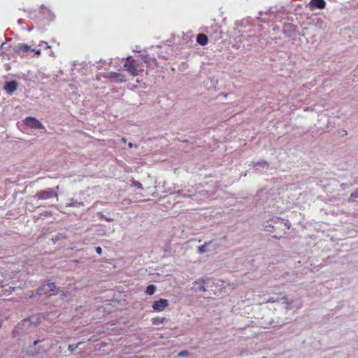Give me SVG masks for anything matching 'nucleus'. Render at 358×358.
<instances>
[{
	"instance_id": "09e8293b",
	"label": "nucleus",
	"mask_w": 358,
	"mask_h": 358,
	"mask_svg": "<svg viewBox=\"0 0 358 358\" xmlns=\"http://www.w3.org/2000/svg\"><path fill=\"white\" fill-rule=\"evenodd\" d=\"M206 32H207L208 34H210V31L207 30V31H206Z\"/></svg>"
},
{
	"instance_id": "bb28decb",
	"label": "nucleus",
	"mask_w": 358,
	"mask_h": 358,
	"mask_svg": "<svg viewBox=\"0 0 358 358\" xmlns=\"http://www.w3.org/2000/svg\"><path fill=\"white\" fill-rule=\"evenodd\" d=\"M173 194H176L177 196H182L184 198L189 197L190 196V194H189L183 193L182 190H178L177 192H175Z\"/></svg>"
},
{
	"instance_id": "de8ad7c7",
	"label": "nucleus",
	"mask_w": 358,
	"mask_h": 358,
	"mask_svg": "<svg viewBox=\"0 0 358 358\" xmlns=\"http://www.w3.org/2000/svg\"><path fill=\"white\" fill-rule=\"evenodd\" d=\"M344 132V134L346 135L347 134V131H343Z\"/></svg>"
},
{
	"instance_id": "c85d7f7f",
	"label": "nucleus",
	"mask_w": 358,
	"mask_h": 358,
	"mask_svg": "<svg viewBox=\"0 0 358 358\" xmlns=\"http://www.w3.org/2000/svg\"><path fill=\"white\" fill-rule=\"evenodd\" d=\"M355 199H358V188L350 194L349 201H353Z\"/></svg>"
},
{
	"instance_id": "9d476101",
	"label": "nucleus",
	"mask_w": 358,
	"mask_h": 358,
	"mask_svg": "<svg viewBox=\"0 0 358 358\" xmlns=\"http://www.w3.org/2000/svg\"><path fill=\"white\" fill-rule=\"evenodd\" d=\"M40 13L42 16L49 22H52L55 20V14L48 8H46L44 5L41 6Z\"/></svg>"
},
{
	"instance_id": "39448f33",
	"label": "nucleus",
	"mask_w": 358,
	"mask_h": 358,
	"mask_svg": "<svg viewBox=\"0 0 358 358\" xmlns=\"http://www.w3.org/2000/svg\"><path fill=\"white\" fill-rule=\"evenodd\" d=\"M36 197L39 200H47L55 197L57 201L58 200V195L57 192L52 188H48L47 189L38 192L36 194Z\"/></svg>"
},
{
	"instance_id": "2f4dec72",
	"label": "nucleus",
	"mask_w": 358,
	"mask_h": 358,
	"mask_svg": "<svg viewBox=\"0 0 358 358\" xmlns=\"http://www.w3.org/2000/svg\"><path fill=\"white\" fill-rule=\"evenodd\" d=\"M189 355V352L186 350H183L178 354V357H184Z\"/></svg>"
},
{
	"instance_id": "a19ab883",
	"label": "nucleus",
	"mask_w": 358,
	"mask_h": 358,
	"mask_svg": "<svg viewBox=\"0 0 358 358\" xmlns=\"http://www.w3.org/2000/svg\"><path fill=\"white\" fill-rule=\"evenodd\" d=\"M18 23H19V24L22 23V19L18 20Z\"/></svg>"
},
{
	"instance_id": "0eeeda50",
	"label": "nucleus",
	"mask_w": 358,
	"mask_h": 358,
	"mask_svg": "<svg viewBox=\"0 0 358 358\" xmlns=\"http://www.w3.org/2000/svg\"><path fill=\"white\" fill-rule=\"evenodd\" d=\"M269 194L265 189H260L257 192V194L254 197V201L256 204L264 205L266 203L268 199Z\"/></svg>"
},
{
	"instance_id": "dca6fc26",
	"label": "nucleus",
	"mask_w": 358,
	"mask_h": 358,
	"mask_svg": "<svg viewBox=\"0 0 358 358\" xmlns=\"http://www.w3.org/2000/svg\"><path fill=\"white\" fill-rule=\"evenodd\" d=\"M31 50L29 45L27 44H18L17 46L14 48V52L16 53H20V52H27Z\"/></svg>"
},
{
	"instance_id": "f8f14e48",
	"label": "nucleus",
	"mask_w": 358,
	"mask_h": 358,
	"mask_svg": "<svg viewBox=\"0 0 358 358\" xmlns=\"http://www.w3.org/2000/svg\"><path fill=\"white\" fill-rule=\"evenodd\" d=\"M18 84L17 81L12 80L6 82L3 86V89L9 94H12L17 88Z\"/></svg>"
},
{
	"instance_id": "a211bd4d",
	"label": "nucleus",
	"mask_w": 358,
	"mask_h": 358,
	"mask_svg": "<svg viewBox=\"0 0 358 358\" xmlns=\"http://www.w3.org/2000/svg\"><path fill=\"white\" fill-rule=\"evenodd\" d=\"M69 202L66 203V207H74L78 208L80 206H83L84 205L83 202L78 201L77 200H74L73 199H69Z\"/></svg>"
},
{
	"instance_id": "1a4fd4ad",
	"label": "nucleus",
	"mask_w": 358,
	"mask_h": 358,
	"mask_svg": "<svg viewBox=\"0 0 358 358\" xmlns=\"http://www.w3.org/2000/svg\"><path fill=\"white\" fill-rule=\"evenodd\" d=\"M169 305V301L165 299H160L157 301H155L152 304V308L154 310L157 312H161L164 310L166 307Z\"/></svg>"
},
{
	"instance_id": "ddd939ff",
	"label": "nucleus",
	"mask_w": 358,
	"mask_h": 358,
	"mask_svg": "<svg viewBox=\"0 0 358 358\" xmlns=\"http://www.w3.org/2000/svg\"><path fill=\"white\" fill-rule=\"evenodd\" d=\"M295 28L296 27L291 23L285 24L283 26L282 33L287 37H292L295 33Z\"/></svg>"
},
{
	"instance_id": "ea45409f",
	"label": "nucleus",
	"mask_w": 358,
	"mask_h": 358,
	"mask_svg": "<svg viewBox=\"0 0 358 358\" xmlns=\"http://www.w3.org/2000/svg\"><path fill=\"white\" fill-rule=\"evenodd\" d=\"M135 52H140L141 50L136 47V48L134 50Z\"/></svg>"
},
{
	"instance_id": "20e7f679",
	"label": "nucleus",
	"mask_w": 358,
	"mask_h": 358,
	"mask_svg": "<svg viewBox=\"0 0 358 358\" xmlns=\"http://www.w3.org/2000/svg\"><path fill=\"white\" fill-rule=\"evenodd\" d=\"M23 123L32 129H42L46 131L44 125L34 117H27L23 120Z\"/></svg>"
},
{
	"instance_id": "a878e982",
	"label": "nucleus",
	"mask_w": 358,
	"mask_h": 358,
	"mask_svg": "<svg viewBox=\"0 0 358 358\" xmlns=\"http://www.w3.org/2000/svg\"><path fill=\"white\" fill-rule=\"evenodd\" d=\"M97 216L101 218V219H103L105 220H106L107 222H112L113 221V218L112 217H106V215H104L101 212H99L97 213Z\"/></svg>"
},
{
	"instance_id": "cd10ccee",
	"label": "nucleus",
	"mask_w": 358,
	"mask_h": 358,
	"mask_svg": "<svg viewBox=\"0 0 358 358\" xmlns=\"http://www.w3.org/2000/svg\"><path fill=\"white\" fill-rule=\"evenodd\" d=\"M82 343H78L77 344H72V345H69V347H68V349L70 352H74L77 348Z\"/></svg>"
},
{
	"instance_id": "58836bf2",
	"label": "nucleus",
	"mask_w": 358,
	"mask_h": 358,
	"mask_svg": "<svg viewBox=\"0 0 358 358\" xmlns=\"http://www.w3.org/2000/svg\"><path fill=\"white\" fill-rule=\"evenodd\" d=\"M128 146H129V148H134V147L137 148V145H135V144H134L133 143H131V142H130V143H129Z\"/></svg>"
},
{
	"instance_id": "4468645a",
	"label": "nucleus",
	"mask_w": 358,
	"mask_h": 358,
	"mask_svg": "<svg viewBox=\"0 0 358 358\" xmlns=\"http://www.w3.org/2000/svg\"><path fill=\"white\" fill-rule=\"evenodd\" d=\"M309 6L311 8L322 10L326 6V1L324 0H310Z\"/></svg>"
},
{
	"instance_id": "473e14b6",
	"label": "nucleus",
	"mask_w": 358,
	"mask_h": 358,
	"mask_svg": "<svg viewBox=\"0 0 358 358\" xmlns=\"http://www.w3.org/2000/svg\"><path fill=\"white\" fill-rule=\"evenodd\" d=\"M257 37L255 35L249 36L247 38L248 41H253L255 39H256Z\"/></svg>"
},
{
	"instance_id": "aec40b11",
	"label": "nucleus",
	"mask_w": 358,
	"mask_h": 358,
	"mask_svg": "<svg viewBox=\"0 0 358 358\" xmlns=\"http://www.w3.org/2000/svg\"><path fill=\"white\" fill-rule=\"evenodd\" d=\"M10 47V45L8 43H7V42L2 43V44L1 45V48H0L1 54L6 55H9V53L8 52Z\"/></svg>"
},
{
	"instance_id": "5701e85b",
	"label": "nucleus",
	"mask_w": 358,
	"mask_h": 358,
	"mask_svg": "<svg viewBox=\"0 0 358 358\" xmlns=\"http://www.w3.org/2000/svg\"><path fill=\"white\" fill-rule=\"evenodd\" d=\"M157 289V287L155 285H150L147 287L145 293L148 295H152Z\"/></svg>"
},
{
	"instance_id": "6ab92c4d",
	"label": "nucleus",
	"mask_w": 358,
	"mask_h": 358,
	"mask_svg": "<svg viewBox=\"0 0 358 358\" xmlns=\"http://www.w3.org/2000/svg\"><path fill=\"white\" fill-rule=\"evenodd\" d=\"M282 301V303H286L287 305L289 304L290 302L288 300V298L285 296H282V298L277 297L276 299L271 298L268 299V302L275 303L278 302L279 301Z\"/></svg>"
},
{
	"instance_id": "7c9ffc66",
	"label": "nucleus",
	"mask_w": 358,
	"mask_h": 358,
	"mask_svg": "<svg viewBox=\"0 0 358 358\" xmlns=\"http://www.w3.org/2000/svg\"><path fill=\"white\" fill-rule=\"evenodd\" d=\"M164 320V317H155L153 318V324H158V322H163Z\"/></svg>"
},
{
	"instance_id": "f03ea898",
	"label": "nucleus",
	"mask_w": 358,
	"mask_h": 358,
	"mask_svg": "<svg viewBox=\"0 0 358 358\" xmlns=\"http://www.w3.org/2000/svg\"><path fill=\"white\" fill-rule=\"evenodd\" d=\"M59 291V288L57 287L54 282H48L43 285L40 286L36 290V293L33 291H29L27 293V297L32 299L35 296H51L57 294Z\"/></svg>"
},
{
	"instance_id": "f704fd0d",
	"label": "nucleus",
	"mask_w": 358,
	"mask_h": 358,
	"mask_svg": "<svg viewBox=\"0 0 358 358\" xmlns=\"http://www.w3.org/2000/svg\"><path fill=\"white\" fill-rule=\"evenodd\" d=\"M236 26H243L244 25V20L237 21L236 22Z\"/></svg>"
},
{
	"instance_id": "49530a36",
	"label": "nucleus",
	"mask_w": 358,
	"mask_h": 358,
	"mask_svg": "<svg viewBox=\"0 0 358 358\" xmlns=\"http://www.w3.org/2000/svg\"><path fill=\"white\" fill-rule=\"evenodd\" d=\"M38 343V341H34V345H36Z\"/></svg>"
},
{
	"instance_id": "72a5a7b5",
	"label": "nucleus",
	"mask_w": 358,
	"mask_h": 358,
	"mask_svg": "<svg viewBox=\"0 0 358 358\" xmlns=\"http://www.w3.org/2000/svg\"><path fill=\"white\" fill-rule=\"evenodd\" d=\"M95 250L96 252H97V254L99 255H101V252H102V249L101 247L98 246V247H96L95 248Z\"/></svg>"
},
{
	"instance_id": "8fccbe9b",
	"label": "nucleus",
	"mask_w": 358,
	"mask_h": 358,
	"mask_svg": "<svg viewBox=\"0 0 358 358\" xmlns=\"http://www.w3.org/2000/svg\"><path fill=\"white\" fill-rule=\"evenodd\" d=\"M263 358H266V357H263Z\"/></svg>"
},
{
	"instance_id": "c756f323",
	"label": "nucleus",
	"mask_w": 358,
	"mask_h": 358,
	"mask_svg": "<svg viewBox=\"0 0 358 358\" xmlns=\"http://www.w3.org/2000/svg\"><path fill=\"white\" fill-rule=\"evenodd\" d=\"M15 287L9 286L8 288L4 289L3 292H6L8 293V294H10L15 289Z\"/></svg>"
},
{
	"instance_id": "423d86ee",
	"label": "nucleus",
	"mask_w": 358,
	"mask_h": 358,
	"mask_svg": "<svg viewBox=\"0 0 358 358\" xmlns=\"http://www.w3.org/2000/svg\"><path fill=\"white\" fill-rule=\"evenodd\" d=\"M219 247V244L215 241L211 240L208 242H205L203 245L198 248V252L203 254L208 251H214Z\"/></svg>"
},
{
	"instance_id": "6e6552de",
	"label": "nucleus",
	"mask_w": 358,
	"mask_h": 358,
	"mask_svg": "<svg viewBox=\"0 0 358 358\" xmlns=\"http://www.w3.org/2000/svg\"><path fill=\"white\" fill-rule=\"evenodd\" d=\"M134 63L135 59H132L131 57H127L126 59V62L124 66L131 74L136 76L138 75V71Z\"/></svg>"
},
{
	"instance_id": "a18cd8bd",
	"label": "nucleus",
	"mask_w": 358,
	"mask_h": 358,
	"mask_svg": "<svg viewBox=\"0 0 358 358\" xmlns=\"http://www.w3.org/2000/svg\"><path fill=\"white\" fill-rule=\"evenodd\" d=\"M213 245H210L208 246V248H213Z\"/></svg>"
},
{
	"instance_id": "e433bc0d",
	"label": "nucleus",
	"mask_w": 358,
	"mask_h": 358,
	"mask_svg": "<svg viewBox=\"0 0 358 358\" xmlns=\"http://www.w3.org/2000/svg\"><path fill=\"white\" fill-rule=\"evenodd\" d=\"M42 44H45V48L46 49L50 48V47L48 45V43H46L45 41H41L40 43H39V45H41Z\"/></svg>"
},
{
	"instance_id": "7ed1b4c3",
	"label": "nucleus",
	"mask_w": 358,
	"mask_h": 358,
	"mask_svg": "<svg viewBox=\"0 0 358 358\" xmlns=\"http://www.w3.org/2000/svg\"><path fill=\"white\" fill-rule=\"evenodd\" d=\"M212 280L210 278L206 279H199V280L194 281L193 282L192 289L195 292H207L208 291V288L212 284Z\"/></svg>"
},
{
	"instance_id": "4be33fe9",
	"label": "nucleus",
	"mask_w": 358,
	"mask_h": 358,
	"mask_svg": "<svg viewBox=\"0 0 358 358\" xmlns=\"http://www.w3.org/2000/svg\"><path fill=\"white\" fill-rule=\"evenodd\" d=\"M210 30H212V31H213L214 34H215V37L216 39H220L222 38V31L217 27H210Z\"/></svg>"
},
{
	"instance_id": "2eb2a0df",
	"label": "nucleus",
	"mask_w": 358,
	"mask_h": 358,
	"mask_svg": "<svg viewBox=\"0 0 358 358\" xmlns=\"http://www.w3.org/2000/svg\"><path fill=\"white\" fill-rule=\"evenodd\" d=\"M107 77L117 83H122L125 81L124 76L117 72L111 71L108 73Z\"/></svg>"
},
{
	"instance_id": "c9c22d12",
	"label": "nucleus",
	"mask_w": 358,
	"mask_h": 358,
	"mask_svg": "<svg viewBox=\"0 0 358 358\" xmlns=\"http://www.w3.org/2000/svg\"><path fill=\"white\" fill-rule=\"evenodd\" d=\"M31 50L34 52L36 53V55H40L41 53V51L40 49H38V50L31 49Z\"/></svg>"
},
{
	"instance_id": "b1692460",
	"label": "nucleus",
	"mask_w": 358,
	"mask_h": 358,
	"mask_svg": "<svg viewBox=\"0 0 358 358\" xmlns=\"http://www.w3.org/2000/svg\"><path fill=\"white\" fill-rule=\"evenodd\" d=\"M38 315H35V314H33V315H30V316L29 317L28 320L24 319L23 321H24V323H27V322H35V321H37V320H38Z\"/></svg>"
},
{
	"instance_id": "c03bdc74",
	"label": "nucleus",
	"mask_w": 358,
	"mask_h": 358,
	"mask_svg": "<svg viewBox=\"0 0 358 358\" xmlns=\"http://www.w3.org/2000/svg\"><path fill=\"white\" fill-rule=\"evenodd\" d=\"M262 327H264V328H267V326L266 325H264L263 324H261Z\"/></svg>"
},
{
	"instance_id": "f257e3e1",
	"label": "nucleus",
	"mask_w": 358,
	"mask_h": 358,
	"mask_svg": "<svg viewBox=\"0 0 358 358\" xmlns=\"http://www.w3.org/2000/svg\"><path fill=\"white\" fill-rule=\"evenodd\" d=\"M291 226L288 220H285L279 217L274 216L271 220L264 222V227L265 231L270 233H275L279 231V236H281L280 233L285 234L289 229Z\"/></svg>"
},
{
	"instance_id": "4c0bfd02",
	"label": "nucleus",
	"mask_w": 358,
	"mask_h": 358,
	"mask_svg": "<svg viewBox=\"0 0 358 358\" xmlns=\"http://www.w3.org/2000/svg\"><path fill=\"white\" fill-rule=\"evenodd\" d=\"M142 57H143V59L144 60L145 62H148V55H141Z\"/></svg>"
},
{
	"instance_id": "412c9836",
	"label": "nucleus",
	"mask_w": 358,
	"mask_h": 358,
	"mask_svg": "<svg viewBox=\"0 0 358 358\" xmlns=\"http://www.w3.org/2000/svg\"><path fill=\"white\" fill-rule=\"evenodd\" d=\"M66 238H67V237H66V234H58L52 238V241L54 243H56L57 241H59L60 240H64V239H66Z\"/></svg>"
},
{
	"instance_id": "393cba45",
	"label": "nucleus",
	"mask_w": 358,
	"mask_h": 358,
	"mask_svg": "<svg viewBox=\"0 0 358 358\" xmlns=\"http://www.w3.org/2000/svg\"><path fill=\"white\" fill-rule=\"evenodd\" d=\"M131 186L135 187L139 189H143V185L140 182L135 180L134 178H132L131 180Z\"/></svg>"
},
{
	"instance_id": "37998d69",
	"label": "nucleus",
	"mask_w": 358,
	"mask_h": 358,
	"mask_svg": "<svg viewBox=\"0 0 358 358\" xmlns=\"http://www.w3.org/2000/svg\"><path fill=\"white\" fill-rule=\"evenodd\" d=\"M122 141L125 143L126 142V138H122Z\"/></svg>"
},
{
	"instance_id": "79ce46f5",
	"label": "nucleus",
	"mask_w": 358,
	"mask_h": 358,
	"mask_svg": "<svg viewBox=\"0 0 358 358\" xmlns=\"http://www.w3.org/2000/svg\"><path fill=\"white\" fill-rule=\"evenodd\" d=\"M50 55L51 56H54V52H53L52 51H51V52H50Z\"/></svg>"
},
{
	"instance_id": "f3484780",
	"label": "nucleus",
	"mask_w": 358,
	"mask_h": 358,
	"mask_svg": "<svg viewBox=\"0 0 358 358\" xmlns=\"http://www.w3.org/2000/svg\"><path fill=\"white\" fill-rule=\"evenodd\" d=\"M208 36L204 34H199L196 36V42L203 46L206 45L208 43Z\"/></svg>"
},
{
	"instance_id": "9b49d317",
	"label": "nucleus",
	"mask_w": 358,
	"mask_h": 358,
	"mask_svg": "<svg viewBox=\"0 0 358 358\" xmlns=\"http://www.w3.org/2000/svg\"><path fill=\"white\" fill-rule=\"evenodd\" d=\"M253 167L257 173H262L268 169L269 164L267 162L262 160L253 163Z\"/></svg>"
}]
</instances>
